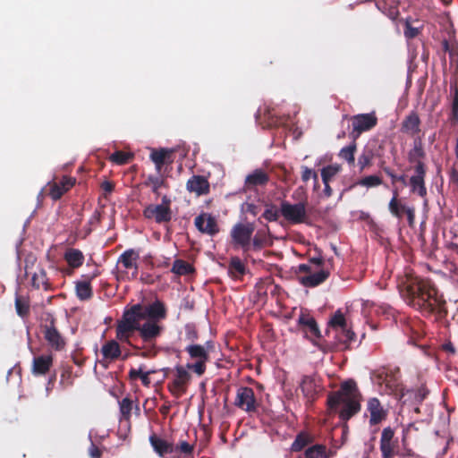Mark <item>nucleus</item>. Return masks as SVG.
<instances>
[{"label": "nucleus", "instance_id": "obj_59", "mask_svg": "<svg viewBox=\"0 0 458 458\" xmlns=\"http://www.w3.org/2000/svg\"><path fill=\"white\" fill-rule=\"evenodd\" d=\"M143 374L142 370L140 369H131L130 371H129V378L131 380H135L137 379L138 377H140V376Z\"/></svg>", "mask_w": 458, "mask_h": 458}, {"label": "nucleus", "instance_id": "obj_52", "mask_svg": "<svg viewBox=\"0 0 458 458\" xmlns=\"http://www.w3.org/2000/svg\"><path fill=\"white\" fill-rule=\"evenodd\" d=\"M280 214V209L278 210L276 206L269 205L262 214V217L269 222H275L278 220Z\"/></svg>", "mask_w": 458, "mask_h": 458}, {"label": "nucleus", "instance_id": "obj_37", "mask_svg": "<svg viewBox=\"0 0 458 458\" xmlns=\"http://www.w3.org/2000/svg\"><path fill=\"white\" fill-rule=\"evenodd\" d=\"M32 286L36 289L43 288L45 291L51 290V284L47 276V272L44 269H40L38 272L34 273L31 278Z\"/></svg>", "mask_w": 458, "mask_h": 458}, {"label": "nucleus", "instance_id": "obj_12", "mask_svg": "<svg viewBox=\"0 0 458 458\" xmlns=\"http://www.w3.org/2000/svg\"><path fill=\"white\" fill-rule=\"evenodd\" d=\"M175 370V378L174 379L172 385L168 386L169 391L173 395L180 396L184 394L187 390V386L191 379V375L185 366L177 365L174 368Z\"/></svg>", "mask_w": 458, "mask_h": 458}, {"label": "nucleus", "instance_id": "obj_26", "mask_svg": "<svg viewBox=\"0 0 458 458\" xmlns=\"http://www.w3.org/2000/svg\"><path fill=\"white\" fill-rule=\"evenodd\" d=\"M209 182L203 175H192L186 183V189L197 196L206 195L209 192Z\"/></svg>", "mask_w": 458, "mask_h": 458}, {"label": "nucleus", "instance_id": "obj_43", "mask_svg": "<svg viewBox=\"0 0 458 458\" xmlns=\"http://www.w3.org/2000/svg\"><path fill=\"white\" fill-rule=\"evenodd\" d=\"M119 408L121 414L120 420L127 421L130 420L131 411L133 410V401L130 397L126 396L119 402Z\"/></svg>", "mask_w": 458, "mask_h": 458}, {"label": "nucleus", "instance_id": "obj_17", "mask_svg": "<svg viewBox=\"0 0 458 458\" xmlns=\"http://www.w3.org/2000/svg\"><path fill=\"white\" fill-rule=\"evenodd\" d=\"M194 225L200 233L210 236H214L219 232L216 218L208 213L203 212L197 216Z\"/></svg>", "mask_w": 458, "mask_h": 458}, {"label": "nucleus", "instance_id": "obj_8", "mask_svg": "<svg viewBox=\"0 0 458 458\" xmlns=\"http://www.w3.org/2000/svg\"><path fill=\"white\" fill-rule=\"evenodd\" d=\"M234 405L249 414L256 413L259 406L254 391L249 386H241L237 389Z\"/></svg>", "mask_w": 458, "mask_h": 458}, {"label": "nucleus", "instance_id": "obj_48", "mask_svg": "<svg viewBox=\"0 0 458 458\" xmlns=\"http://www.w3.org/2000/svg\"><path fill=\"white\" fill-rule=\"evenodd\" d=\"M341 166L339 165H329L321 170V178L323 182H329L332 178L339 173Z\"/></svg>", "mask_w": 458, "mask_h": 458}, {"label": "nucleus", "instance_id": "obj_9", "mask_svg": "<svg viewBox=\"0 0 458 458\" xmlns=\"http://www.w3.org/2000/svg\"><path fill=\"white\" fill-rule=\"evenodd\" d=\"M351 121L352 129L350 132V137L354 141L357 140L362 132L371 130L377 123V118L374 113L353 115Z\"/></svg>", "mask_w": 458, "mask_h": 458}, {"label": "nucleus", "instance_id": "obj_60", "mask_svg": "<svg viewBox=\"0 0 458 458\" xmlns=\"http://www.w3.org/2000/svg\"><path fill=\"white\" fill-rule=\"evenodd\" d=\"M89 453L93 458H100V456H101L100 449L98 446H96L94 444L91 445Z\"/></svg>", "mask_w": 458, "mask_h": 458}, {"label": "nucleus", "instance_id": "obj_2", "mask_svg": "<svg viewBox=\"0 0 458 458\" xmlns=\"http://www.w3.org/2000/svg\"><path fill=\"white\" fill-rule=\"evenodd\" d=\"M403 296L407 303L423 316H435L437 319L447 316L446 301L428 278L415 276L408 279Z\"/></svg>", "mask_w": 458, "mask_h": 458}, {"label": "nucleus", "instance_id": "obj_57", "mask_svg": "<svg viewBox=\"0 0 458 458\" xmlns=\"http://www.w3.org/2000/svg\"><path fill=\"white\" fill-rule=\"evenodd\" d=\"M386 174L391 177L393 182H400L403 184H407V182H406V178H405V175L402 174V175H396L390 168H385L384 169Z\"/></svg>", "mask_w": 458, "mask_h": 458}, {"label": "nucleus", "instance_id": "obj_4", "mask_svg": "<svg viewBox=\"0 0 458 458\" xmlns=\"http://www.w3.org/2000/svg\"><path fill=\"white\" fill-rule=\"evenodd\" d=\"M255 231V225L253 223H237L235 224L230 232L232 238V243L234 248H241L243 252H247L251 250V239L252 234Z\"/></svg>", "mask_w": 458, "mask_h": 458}, {"label": "nucleus", "instance_id": "obj_56", "mask_svg": "<svg viewBox=\"0 0 458 458\" xmlns=\"http://www.w3.org/2000/svg\"><path fill=\"white\" fill-rule=\"evenodd\" d=\"M310 178H313L315 181H318L317 173L307 166H302L301 180L303 182H308Z\"/></svg>", "mask_w": 458, "mask_h": 458}, {"label": "nucleus", "instance_id": "obj_7", "mask_svg": "<svg viewBox=\"0 0 458 458\" xmlns=\"http://www.w3.org/2000/svg\"><path fill=\"white\" fill-rule=\"evenodd\" d=\"M306 205V200L295 204L283 200L280 204V213L290 224H301L305 222L307 216Z\"/></svg>", "mask_w": 458, "mask_h": 458}, {"label": "nucleus", "instance_id": "obj_51", "mask_svg": "<svg viewBox=\"0 0 458 458\" xmlns=\"http://www.w3.org/2000/svg\"><path fill=\"white\" fill-rule=\"evenodd\" d=\"M378 9L384 13L388 18L394 21L399 16V10L397 5L386 6V3L377 4Z\"/></svg>", "mask_w": 458, "mask_h": 458}, {"label": "nucleus", "instance_id": "obj_30", "mask_svg": "<svg viewBox=\"0 0 458 458\" xmlns=\"http://www.w3.org/2000/svg\"><path fill=\"white\" fill-rule=\"evenodd\" d=\"M149 443L154 451L161 457L174 453V444L159 437L156 434H152L149 437Z\"/></svg>", "mask_w": 458, "mask_h": 458}, {"label": "nucleus", "instance_id": "obj_46", "mask_svg": "<svg viewBox=\"0 0 458 458\" xmlns=\"http://www.w3.org/2000/svg\"><path fill=\"white\" fill-rule=\"evenodd\" d=\"M304 454L306 458H328L326 445L318 444L306 449Z\"/></svg>", "mask_w": 458, "mask_h": 458}, {"label": "nucleus", "instance_id": "obj_16", "mask_svg": "<svg viewBox=\"0 0 458 458\" xmlns=\"http://www.w3.org/2000/svg\"><path fill=\"white\" fill-rule=\"evenodd\" d=\"M414 174L409 180L410 191L411 193L418 194L421 198L427 196V188L425 183V177L427 168H423L421 165L413 166Z\"/></svg>", "mask_w": 458, "mask_h": 458}, {"label": "nucleus", "instance_id": "obj_27", "mask_svg": "<svg viewBox=\"0 0 458 458\" xmlns=\"http://www.w3.org/2000/svg\"><path fill=\"white\" fill-rule=\"evenodd\" d=\"M173 149H152L149 157L151 161L155 164L156 171L158 174H161L162 167L165 164L173 163Z\"/></svg>", "mask_w": 458, "mask_h": 458}, {"label": "nucleus", "instance_id": "obj_45", "mask_svg": "<svg viewBox=\"0 0 458 458\" xmlns=\"http://www.w3.org/2000/svg\"><path fill=\"white\" fill-rule=\"evenodd\" d=\"M374 158V153L371 149H364L358 157V166L360 172H363L366 168L372 165V160Z\"/></svg>", "mask_w": 458, "mask_h": 458}, {"label": "nucleus", "instance_id": "obj_22", "mask_svg": "<svg viewBox=\"0 0 458 458\" xmlns=\"http://www.w3.org/2000/svg\"><path fill=\"white\" fill-rule=\"evenodd\" d=\"M361 398H345L341 401L342 408L338 411L339 418L343 421H348L360 411Z\"/></svg>", "mask_w": 458, "mask_h": 458}, {"label": "nucleus", "instance_id": "obj_49", "mask_svg": "<svg viewBox=\"0 0 458 458\" xmlns=\"http://www.w3.org/2000/svg\"><path fill=\"white\" fill-rule=\"evenodd\" d=\"M132 158V155L123 151H115L109 157V160L117 165L127 164Z\"/></svg>", "mask_w": 458, "mask_h": 458}, {"label": "nucleus", "instance_id": "obj_19", "mask_svg": "<svg viewBox=\"0 0 458 458\" xmlns=\"http://www.w3.org/2000/svg\"><path fill=\"white\" fill-rule=\"evenodd\" d=\"M367 411L369 412V425L380 424L387 417V411L383 408L377 397L369 398L367 402Z\"/></svg>", "mask_w": 458, "mask_h": 458}, {"label": "nucleus", "instance_id": "obj_10", "mask_svg": "<svg viewBox=\"0 0 458 458\" xmlns=\"http://www.w3.org/2000/svg\"><path fill=\"white\" fill-rule=\"evenodd\" d=\"M142 215L146 219L153 220L158 225L167 224L173 217L171 208L159 204L147 205L142 211Z\"/></svg>", "mask_w": 458, "mask_h": 458}, {"label": "nucleus", "instance_id": "obj_50", "mask_svg": "<svg viewBox=\"0 0 458 458\" xmlns=\"http://www.w3.org/2000/svg\"><path fill=\"white\" fill-rule=\"evenodd\" d=\"M356 184L367 188L377 187L382 184V179L378 175H369L359 180Z\"/></svg>", "mask_w": 458, "mask_h": 458}, {"label": "nucleus", "instance_id": "obj_29", "mask_svg": "<svg viewBox=\"0 0 458 458\" xmlns=\"http://www.w3.org/2000/svg\"><path fill=\"white\" fill-rule=\"evenodd\" d=\"M119 340L115 338V340H109L106 342L101 347V353L105 360H116L122 355V350Z\"/></svg>", "mask_w": 458, "mask_h": 458}, {"label": "nucleus", "instance_id": "obj_58", "mask_svg": "<svg viewBox=\"0 0 458 458\" xmlns=\"http://www.w3.org/2000/svg\"><path fill=\"white\" fill-rule=\"evenodd\" d=\"M55 379H56V373L54 372L48 378L47 382V386H46V392L47 394V395L49 394V393L52 391L53 387H54V385H55Z\"/></svg>", "mask_w": 458, "mask_h": 458}, {"label": "nucleus", "instance_id": "obj_23", "mask_svg": "<svg viewBox=\"0 0 458 458\" xmlns=\"http://www.w3.org/2000/svg\"><path fill=\"white\" fill-rule=\"evenodd\" d=\"M54 359L51 354H42L33 358L31 373L36 376H45L53 366Z\"/></svg>", "mask_w": 458, "mask_h": 458}, {"label": "nucleus", "instance_id": "obj_55", "mask_svg": "<svg viewBox=\"0 0 458 458\" xmlns=\"http://www.w3.org/2000/svg\"><path fill=\"white\" fill-rule=\"evenodd\" d=\"M186 339L193 344L196 342L199 338L198 332L194 326L188 325L186 326V334H185Z\"/></svg>", "mask_w": 458, "mask_h": 458}, {"label": "nucleus", "instance_id": "obj_32", "mask_svg": "<svg viewBox=\"0 0 458 458\" xmlns=\"http://www.w3.org/2000/svg\"><path fill=\"white\" fill-rule=\"evenodd\" d=\"M64 259L71 268L75 269L83 265L85 258L79 249L68 248L64 253Z\"/></svg>", "mask_w": 458, "mask_h": 458}, {"label": "nucleus", "instance_id": "obj_63", "mask_svg": "<svg viewBox=\"0 0 458 458\" xmlns=\"http://www.w3.org/2000/svg\"><path fill=\"white\" fill-rule=\"evenodd\" d=\"M298 272L306 273V274L310 275L311 273V267L308 264H300L298 266Z\"/></svg>", "mask_w": 458, "mask_h": 458}, {"label": "nucleus", "instance_id": "obj_33", "mask_svg": "<svg viewBox=\"0 0 458 458\" xmlns=\"http://www.w3.org/2000/svg\"><path fill=\"white\" fill-rule=\"evenodd\" d=\"M247 268L244 263L237 256L232 257L228 264V274L233 279H242L246 274Z\"/></svg>", "mask_w": 458, "mask_h": 458}, {"label": "nucleus", "instance_id": "obj_42", "mask_svg": "<svg viewBox=\"0 0 458 458\" xmlns=\"http://www.w3.org/2000/svg\"><path fill=\"white\" fill-rule=\"evenodd\" d=\"M357 150V144L356 141L352 140V142L343 148L339 152V157L345 160L349 165H354V155Z\"/></svg>", "mask_w": 458, "mask_h": 458}, {"label": "nucleus", "instance_id": "obj_44", "mask_svg": "<svg viewBox=\"0 0 458 458\" xmlns=\"http://www.w3.org/2000/svg\"><path fill=\"white\" fill-rule=\"evenodd\" d=\"M171 271L176 275L184 276L192 273L193 267L182 259H176L173 264Z\"/></svg>", "mask_w": 458, "mask_h": 458}, {"label": "nucleus", "instance_id": "obj_47", "mask_svg": "<svg viewBox=\"0 0 458 458\" xmlns=\"http://www.w3.org/2000/svg\"><path fill=\"white\" fill-rule=\"evenodd\" d=\"M15 310L21 318H25L30 314V301L23 296H16Z\"/></svg>", "mask_w": 458, "mask_h": 458}, {"label": "nucleus", "instance_id": "obj_38", "mask_svg": "<svg viewBox=\"0 0 458 458\" xmlns=\"http://www.w3.org/2000/svg\"><path fill=\"white\" fill-rule=\"evenodd\" d=\"M312 442H313L312 436H310L308 432L301 431L296 436L294 441L293 442V444L291 445V450L293 452H300L306 445H310Z\"/></svg>", "mask_w": 458, "mask_h": 458}, {"label": "nucleus", "instance_id": "obj_40", "mask_svg": "<svg viewBox=\"0 0 458 458\" xmlns=\"http://www.w3.org/2000/svg\"><path fill=\"white\" fill-rule=\"evenodd\" d=\"M452 97V111H451V123L453 124L458 123V85L452 84L450 87Z\"/></svg>", "mask_w": 458, "mask_h": 458}, {"label": "nucleus", "instance_id": "obj_11", "mask_svg": "<svg viewBox=\"0 0 458 458\" xmlns=\"http://www.w3.org/2000/svg\"><path fill=\"white\" fill-rule=\"evenodd\" d=\"M382 458H394L399 454L398 440L394 438V431L387 427L382 430L380 437Z\"/></svg>", "mask_w": 458, "mask_h": 458}, {"label": "nucleus", "instance_id": "obj_25", "mask_svg": "<svg viewBox=\"0 0 458 458\" xmlns=\"http://www.w3.org/2000/svg\"><path fill=\"white\" fill-rule=\"evenodd\" d=\"M426 157L421 136H417L413 140L412 148L408 152V161L414 164V166L421 165L423 168H427L423 159Z\"/></svg>", "mask_w": 458, "mask_h": 458}, {"label": "nucleus", "instance_id": "obj_31", "mask_svg": "<svg viewBox=\"0 0 458 458\" xmlns=\"http://www.w3.org/2000/svg\"><path fill=\"white\" fill-rule=\"evenodd\" d=\"M329 276L327 270L321 269L315 273L301 276L299 278L300 283L305 287H316L324 283Z\"/></svg>", "mask_w": 458, "mask_h": 458}, {"label": "nucleus", "instance_id": "obj_14", "mask_svg": "<svg viewBox=\"0 0 458 458\" xmlns=\"http://www.w3.org/2000/svg\"><path fill=\"white\" fill-rule=\"evenodd\" d=\"M132 306L140 307V313L144 319L148 318L149 321L158 322L159 320L166 318V309L165 304L159 300H156L154 302L147 306L140 303L133 304Z\"/></svg>", "mask_w": 458, "mask_h": 458}, {"label": "nucleus", "instance_id": "obj_61", "mask_svg": "<svg viewBox=\"0 0 458 458\" xmlns=\"http://www.w3.org/2000/svg\"><path fill=\"white\" fill-rule=\"evenodd\" d=\"M152 373V371L143 372V374L140 376V380L145 386H149L150 385V379L148 376Z\"/></svg>", "mask_w": 458, "mask_h": 458}, {"label": "nucleus", "instance_id": "obj_54", "mask_svg": "<svg viewBox=\"0 0 458 458\" xmlns=\"http://www.w3.org/2000/svg\"><path fill=\"white\" fill-rule=\"evenodd\" d=\"M420 31L418 28L412 27L408 21H405V28L403 33L407 39H412L416 38L420 34Z\"/></svg>", "mask_w": 458, "mask_h": 458}, {"label": "nucleus", "instance_id": "obj_13", "mask_svg": "<svg viewBox=\"0 0 458 458\" xmlns=\"http://www.w3.org/2000/svg\"><path fill=\"white\" fill-rule=\"evenodd\" d=\"M48 323L43 327V334L49 346L55 351H62L65 346V340L55 327V319L48 315Z\"/></svg>", "mask_w": 458, "mask_h": 458}, {"label": "nucleus", "instance_id": "obj_3", "mask_svg": "<svg viewBox=\"0 0 458 458\" xmlns=\"http://www.w3.org/2000/svg\"><path fill=\"white\" fill-rule=\"evenodd\" d=\"M214 344L208 341L206 345L191 344L186 346L185 351L194 362H188L186 368L201 377L207 369V362L209 360V350L213 349Z\"/></svg>", "mask_w": 458, "mask_h": 458}, {"label": "nucleus", "instance_id": "obj_21", "mask_svg": "<svg viewBox=\"0 0 458 458\" xmlns=\"http://www.w3.org/2000/svg\"><path fill=\"white\" fill-rule=\"evenodd\" d=\"M75 178L70 176H63L60 182L49 184V196L54 200H58L75 184Z\"/></svg>", "mask_w": 458, "mask_h": 458}, {"label": "nucleus", "instance_id": "obj_53", "mask_svg": "<svg viewBox=\"0 0 458 458\" xmlns=\"http://www.w3.org/2000/svg\"><path fill=\"white\" fill-rule=\"evenodd\" d=\"M72 370L71 367L64 369L61 374L60 384L64 385V386H72L73 383L72 378Z\"/></svg>", "mask_w": 458, "mask_h": 458}, {"label": "nucleus", "instance_id": "obj_5", "mask_svg": "<svg viewBox=\"0 0 458 458\" xmlns=\"http://www.w3.org/2000/svg\"><path fill=\"white\" fill-rule=\"evenodd\" d=\"M345 398H361L357 384L353 379L344 381L338 391L328 394L327 405L329 410L334 411H338L341 401Z\"/></svg>", "mask_w": 458, "mask_h": 458}, {"label": "nucleus", "instance_id": "obj_6", "mask_svg": "<svg viewBox=\"0 0 458 458\" xmlns=\"http://www.w3.org/2000/svg\"><path fill=\"white\" fill-rule=\"evenodd\" d=\"M328 327L335 332L338 342L348 345L355 341V333L348 327L344 315L337 310L330 318Z\"/></svg>", "mask_w": 458, "mask_h": 458}, {"label": "nucleus", "instance_id": "obj_18", "mask_svg": "<svg viewBox=\"0 0 458 458\" xmlns=\"http://www.w3.org/2000/svg\"><path fill=\"white\" fill-rule=\"evenodd\" d=\"M420 118L416 111H411L401 123V131L415 139L420 136Z\"/></svg>", "mask_w": 458, "mask_h": 458}, {"label": "nucleus", "instance_id": "obj_1", "mask_svg": "<svg viewBox=\"0 0 458 458\" xmlns=\"http://www.w3.org/2000/svg\"><path fill=\"white\" fill-rule=\"evenodd\" d=\"M142 320L140 306H126L115 323V337L137 352L143 351L140 356L148 358L156 354L152 349L164 327L157 321L148 320L141 324Z\"/></svg>", "mask_w": 458, "mask_h": 458}, {"label": "nucleus", "instance_id": "obj_28", "mask_svg": "<svg viewBox=\"0 0 458 458\" xmlns=\"http://www.w3.org/2000/svg\"><path fill=\"white\" fill-rule=\"evenodd\" d=\"M269 175L263 169H255L245 178L244 186L248 190H253L259 186H266L269 182Z\"/></svg>", "mask_w": 458, "mask_h": 458}, {"label": "nucleus", "instance_id": "obj_41", "mask_svg": "<svg viewBox=\"0 0 458 458\" xmlns=\"http://www.w3.org/2000/svg\"><path fill=\"white\" fill-rule=\"evenodd\" d=\"M268 235L264 231H258L254 237L251 239V250H260L265 246L270 245Z\"/></svg>", "mask_w": 458, "mask_h": 458}, {"label": "nucleus", "instance_id": "obj_64", "mask_svg": "<svg viewBox=\"0 0 458 458\" xmlns=\"http://www.w3.org/2000/svg\"><path fill=\"white\" fill-rule=\"evenodd\" d=\"M443 350L452 354L455 352V348L451 342L445 343L442 346Z\"/></svg>", "mask_w": 458, "mask_h": 458}, {"label": "nucleus", "instance_id": "obj_15", "mask_svg": "<svg viewBox=\"0 0 458 458\" xmlns=\"http://www.w3.org/2000/svg\"><path fill=\"white\" fill-rule=\"evenodd\" d=\"M389 211L391 214L397 217L398 219H402L403 215L407 216L408 223L410 225H412L415 221V209L414 208L407 207L404 204H402L398 199L397 191L394 192V196L391 199L388 205Z\"/></svg>", "mask_w": 458, "mask_h": 458}, {"label": "nucleus", "instance_id": "obj_20", "mask_svg": "<svg viewBox=\"0 0 458 458\" xmlns=\"http://www.w3.org/2000/svg\"><path fill=\"white\" fill-rule=\"evenodd\" d=\"M298 324L306 336L310 340L321 338V333L315 318L307 314H301L299 317Z\"/></svg>", "mask_w": 458, "mask_h": 458}, {"label": "nucleus", "instance_id": "obj_36", "mask_svg": "<svg viewBox=\"0 0 458 458\" xmlns=\"http://www.w3.org/2000/svg\"><path fill=\"white\" fill-rule=\"evenodd\" d=\"M144 185L151 187L152 192L156 195H159V189L161 187H166L165 177L160 174L158 175H148L147 180L144 182Z\"/></svg>", "mask_w": 458, "mask_h": 458}, {"label": "nucleus", "instance_id": "obj_24", "mask_svg": "<svg viewBox=\"0 0 458 458\" xmlns=\"http://www.w3.org/2000/svg\"><path fill=\"white\" fill-rule=\"evenodd\" d=\"M139 259L140 253L133 249H128L124 250L118 258V263L122 264L125 269H133L131 274V277L133 279H135L138 276Z\"/></svg>", "mask_w": 458, "mask_h": 458}, {"label": "nucleus", "instance_id": "obj_62", "mask_svg": "<svg viewBox=\"0 0 458 458\" xmlns=\"http://www.w3.org/2000/svg\"><path fill=\"white\" fill-rule=\"evenodd\" d=\"M101 188L106 192H112L114 191V184L109 181H105L102 182Z\"/></svg>", "mask_w": 458, "mask_h": 458}, {"label": "nucleus", "instance_id": "obj_39", "mask_svg": "<svg viewBox=\"0 0 458 458\" xmlns=\"http://www.w3.org/2000/svg\"><path fill=\"white\" fill-rule=\"evenodd\" d=\"M76 295L81 301L89 300L92 295V287L89 281H79L76 283Z\"/></svg>", "mask_w": 458, "mask_h": 458}, {"label": "nucleus", "instance_id": "obj_34", "mask_svg": "<svg viewBox=\"0 0 458 458\" xmlns=\"http://www.w3.org/2000/svg\"><path fill=\"white\" fill-rule=\"evenodd\" d=\"M173 454V458H194V445L189 444L186 440H179L174 445Z\"/></svg>", "mask_w": 458, "mask_h": 458}, {"label": "nucleus", "instance_id": "obj_35", "mask_svg": "<svg viewBox=\"0 0 458 458\" xmlns=\"http://www.w3.org/2000/svg\"><path fill=\"white\" fill-rule=\"evenodd\" d=\"M301 390L305 397L313 399L318 393L314 378L310 376H304L301 383Z\"/></svg>", "mask_w": 458, "mask_h": 458}]
</instances>
